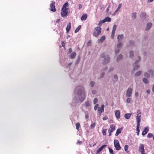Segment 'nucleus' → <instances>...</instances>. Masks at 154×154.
Listing matches in <instances>:
<instances>
[{
    "label": "nucleus",
    "mask_w": 154,
    "mask_h": 154,
    "mask_svg": "<svg viewBox=\"0 0 154 154\" xmlns=\"http://www.w3.org/2000/svg\"><path fill=\"white\" fill-rule=\"evenodd\" d=\"M75 96L72 100L73 106H75V104L78 102V101L81 102L83 101L86 97L85 91V88L82 86L77 87L74 91Z\"/></svg>",
    "instance_id": "f257e3e1"
},
{
    "label": "nucleus",
    "mask_w": 154,
    "mask_h": 154,
    "mask_svg": "<svg viewBox=\"0 0 154 154\" xmlns=\"http://www.w3.org/2000/svg\"><path fill=\"white\" fill-rule=\"evenodd\" d=\"M68 3L66 2L63 5L61 9V16L63 17H66L67 15L68 12V8H66L68 6Z\"/></svg>",
    "instance_id": "f03ea898"
},
{
    "label": "nucleus",
    "mask_w": 154,
    "mask_h": 154,
    "mask_svg": "<svg viewBox=\"0 0 154 154\" xmlns=\"http://www.w3.org/2000/svg\"><path fill=\"white\" fill-rule=\"evenodd\" d=\"M101 28L99 26H97L94 28L93 35L95 37H97L99 35L101 32Z\"/></svg>",
    "instance_id": "7ed1b4c3"
},
{
    "label": "nucleus",
    "mask_w": 154,
    "mask_h": 154,
    "mask_svg": "<svg viewBox=\"0 0 154 154\" xmlns=\"http://www.w3.org/2000/svg\"><path fill=\"white\" fill-rule=\"evenodd\" d=\"M101 56L103 58V64H106L109 62V58L107 55L102 54Z\"/></svg>",
    "instance_id": "20e7f679"
},
{
    "label": "nucleus",
    "mask_w": 154,
    "mask_h": 154,
    "mask_svg": "<svg viewBox=\"0 0 154 154\" xmlns=\"http://www.w3.org/2000/svg\"><path fill=\"white\" fill-rule=\"evenodd\" d=\"M132 89L131 88H128L126 91V96L128 97H130L132 94Z\"/></svg>",
    "instance_id": "39448f33"
},
{
    "label": "nucleus",
    "mask_w": 154,
    "mask_h": 154,
    "mask_svg": "<svg viewBox=\"0 0 154 154\" xmlns=\"http://www.w3.org/2000/svg\"><path fill=\"white\" fill-rule=\"evenodd\" d=\"M114 146L116 149L119 150L120 149L121 147L119 143V141L117 140H114Z\"/></svg>",
    "instance_id": "423d86ee"
},
{
    "label": "nucleus",
    "mask_w": 154,
    "mask_h": 154,
    "mask_svg": "<svg viewBox=\"0 0 154 154\" xmlns=\"http://www.w3.org/2000/svg\"><path fill=\"white\" fill-rule=\"evenodd\" d=\"M50 10L53 12H55L56 9L55 8V2L52 1L50 4Z\"/></svg>",
    "instance_id": "0eeeda50"
},
{
    "label": "nucleus",
    "mask_w": 154,
    "mask_h": 154,
    "mask_svg": "<svg viewBox=\"0 0 154 154\" xmlns=\"http://www.w3.org/2000/svg\"><path fill=\"white\" fill-rule=\"evenodd\" d=\"M137 116H136L137 122H140V118L141 116V114L140 111L139 110H137Z\"/></svg>",
    "instance_id": "6e6552de"
},
{
    "label": "nucleus",
    "mask_w": 154,
    "mask_h": 154,
    "mask_svg": "<svg viewBox=\"0 0 154 154\" xmlns=\"http://www.w3.org/2000/svg\"><path fill=\"white\" fill-rule=\"evenodd\" d=\"M115 115L117 119H119L120 117V112L119 110H116L115 111Z\"/></svg>",
    "instance_id": "1a4fd4ad"
},
{
    "label": "nucleus",
    "mask_w": 154,
    "mask_h": 154,
    "mask_svg": "<svg viewBox=\"0 0 154 154\" xmlns=\"http://www.w3.org/2000/svg\"><path fill=\"white\" fill-rule=\"evenodd\" d=\"M104 105H102L101 107H98V113H101L103 112L104 110Z\"/></svg>",
    "instance_id": "9d476101"
},
{
    "label": "nucleus",
    "mask_w": 154,
    "mask_h": 154,
    "mask_svg": "<svg viewBox=\"0 0 154 154\" xmlns=\"http://www.w3.org/2000/svg\"><path fill=\"white\" fill-rule=\"evenodd\" d=\"M139 151L140 152L145 151L144 145L143 144H140L139 148Z\"/></svg>",
    "instance_id": "9b49d317"
},
{
    "label": "nucleus",
    "mask_w": 154,
    "mask_h": 154,
    "mask_svg": "<svg viewBox=\"0 0 154 154\" xmlns=\"http://www.w3.org/2000/svg\"><path fill=\"white\" fill-rule=\"evenodd\" d=\"M115 129V126L113 125H110V127L108 130L109 132H112L114 131Z\"/></svg>",
    "instance_id": "f8f14e48"
},
{
    "label": "nucleus",
    "mask_w": 154,
    "mask_h": 154,
    "mask_svg": "<svg viewBox=\"0 0 154 154\" xmlns=\"http://www.w3.org/2000/svg\"><path fill=\"white\" fill-rule=\"evenodd\" d=\"M148 72L150 75V76H154V70L152 69H149L148 70Z\"/></svg>",
    "instance_id": "ddd939ff"
},
{
    "label": "nucleus",
    "mask_w": 154,
    "mask_h": 154,
    "mask_svg": "<svg viewBox=\"0 0 154 154\" xmlns=\"http://www.w3.org/2000/svg\"><path fill=\"white\" fill-rule=\"evenodd\" d=\"M152 25V24L151 23H148L147 24L146 27L145 29V30L147 31L149 29Z\"/></svg>",
    "instance_id": "4468645a"
},
{
    "label": "nucleus",
    "mask_w": 154,
    "mask_h": 154,
    "mask_svg": "<svg viewBox=\"0 0 154 154\" xmlns=\"http://www.w3.org/2000/svg\"><path fill=\"white\" fill-rule=\"evenodd\" d=\"M88 17V15L86 14H84L81 17V20H85Z\"/></svg>",
    "instance_id": "2eb2a0df"
},
{
    "label": "nucleus",
    "mask_w": 154,
    "mask_h": 154,
    "mask_svg": "<svg viewBox=\"0 0 154 154\" xmlns=\"http://www.w3.org/2000/svg\"><path fill=\"white\" fill-rule=\"evenodd\" d=\"M107 146L106 145H104L102 146L100 148H99L97 151V153L100 152L105 147Z\"/></svg>",
    "instance_id": "dca6fc26"
},
{
    "label": "nucleus",
    "mask_w": 154,
    "mask_h": 154,
    "mask_svg": "<svg viewBox=\"0 0 154 154\" xmlns=\"http://www.w3.org/2000/svg\"><path fill=\"white\" fill-rule=\"evenodd\" d=\"M149 128L148 127H146L145 128L144 131L142 133V135H144L146 134L148 131Z\"/></svg>",
    "instance_id": "f3484780"
},
{
    "label": "nucleus",
    "mask_w": 154,
    "mask_h": 154,
    "mask_svg": "<svg viewBox=\"0 0 154 154\" xmlns=\"http://www.w3.org/2000/svg\"><path fill=\"white\" fill-rule=\"evenodd\" d=\"M144 76L146 78H149L150 77V75L149 73L148 72V71L147 72H144Z\"/></svg>",
    "instance_id": "a211bd4d"
},
{
    "label": "nucleus",
    "mask_w": 154,
    "mask_h": 154,
    "mask_svg": "<svg viewBox=\"0 0 154 154\" xmlns=\"http://www.w3.org/2000/svg\"><path fill=\"white\" fill-rule=\"evenodd\" d=\"M71 23L69 22L67 25L66 27V30L67 32H69L71 29Z\"/></svg>",
    "instance_id": "6ab92c4d"
},
{
    "label": "nucleus",
    "mask_w": 154,
    "mask_h": 154,
    "mask_svg": "<svg viewBox=\"0 0 154 154\" xmlns=\"http://www.w3.org/2000/svg\"><path fill=\"white\" fill-rule=\"evenodd\" d=\"M76 55V53L75 52H73L69 55V57L72 59H73L75 57Z\"/></svg>",
    "instance_id": "aec40b11"
},
{
    "label": "nucleus",
    "mask_w": 154,
    "mask_h": 154,
    "mask_svg": "<svg viewBox=\"0 0 154 154\" xmlns=\"http://www.w3.org/2000/svg\"><path fill=\"white\" fill-rule=\"evenodd\" d=\"M104 23L106 21L109 22L111 21V18L108 17H106L103 20Z\"/></svg>",
    "instance_id": "412c9836"
},
{
    "label": "nucleus",
    "mask_w": 154,
    "mask_h": 154,
    "mask_svg": "<svg viewBox=\"0 0 154 154\" xmlns=\"http://www.w3.org/2000/svg\"><path fill=\"white\" fill-rule=\"evenodd\" d=\"M142 81L143 82L146 84H148L149 83V81L148 80V79L146 78H144L143 79Z\"/></svg>",
    "instance_id": "4be33fe9"
},
{
    "label": "nucleus",
    "mask_w": 154,
    "mask_h": 154,
    "mask_svg": "<svg viewBox=\"0 0 154 154\" xmlns=\"http://www.w3.org/2000/svg\"><path fill=\"white\" fill-rule=\"evenodd\" d=\"M142 73L141 71H139L137 72L134 75L135 76H138L140 75Z\"/></svg>",
    "instance_id": "5701e85b"
},
{
    "label": "nucleus",
    "mask_w": 154,
    "mask_h": 154,
    "mask_svg": "<svg viewBox=\"0 0 154 154\" xmlns=\"http://www.w3.org/2000/svg\"><path fill=\"white\" fill-rule=\"evenodd\" d=\"M131 114L130 113L126 114L125 115V117L126 119H128L131 116Z\"/></svg>",
    "instance_id": "b1692460"
},
{
    "label": "nucleus",
    "mask_w": 154,
    "mask_h": 154,
    "mask_svg": "<svg viewBox=\"0 0 154 154\" xmlns=\"http://www.w3.org/2000/svg\"><path fill=\"white\" fill-rule=\"evenodd\" d=\"M122 57H123V56H122V55L119 54L117 57V61H119V60H120L122 59Z\"/></svg>",
    "instance_id": "393cba45"
},
{
    "label": "nucleus",
    "mask_w": 154,
    "mask_h": 154,
    "mask_svg": "<svg viewBox=\"0 0 154 154\" xmlns=\"http://www.w3.org/2000/svg\"><path fill=\"white\" fill-rule=\"evenodd\" d=\"M121 130L120 129H117L116 133L115 134L116 136H118L121 132Z\"/></svg>",
    "instance_id": "a878e982"
},
{
    "label": "nucleus",
    "mask_w": 154,
    "mask_h": 154,
    "mask_svg": "<svg viewBox=\"0 0 154 154\" xmlns=\"http://www.w3.org/2000/svg\"><path fill=\"white\" fill-rule=\"evenodd\" d=\"M122 43L119 40V43L117 44V48H120L122 46Z\"/></svg>",
    "instance_id": "bb28decb"
},
{
    "label": "nucleus",
    "mask_w": 154,
    "mask_h": 154,
    "mask_svg": "<svg viewBox=\"0 0 154 154\" xmlns=\"http://www.w3.org/2000/svg\"><path fill=\"white\" fill-rule=\"evenodd\" d=\"M81 28V25H79L78 27L75 30V33L77 32H78L79 30Z\"/></svg>",
    "instance_id": "cd10ccee"
},
{
    "label": "nucleus",
    "mask_w": 154,
    "mask_h": 154,
    "mask_svg": "<svg viewBox=\"0 0 154 154\" xmlns=\"http://www.w3.org/2000/svg\"><path fill=\"white\" fill-rule=\"evenodd\" d=\"M129 56L130 57H132L134 56V53L132 51H131L129 52Z\"/></svg>",
    "instance_id": "c85d7f7f"
},
{
    "label": "nucleus",
    "mask_w": 154,
    "mask_h": 154,
    "mask_svg": "<svg viewBox=\"0 0 154 154\" xmlns=\"http://www.w3.org/2000/svg\"><path fill=\"white\" fill-rule=\"evenodd\" d=\"M136 13L135 12L133 13L132 16V18L133 19H135L136 17Z\"/></svg>",
    "instance_id": "c756f323"
},
{
    "label": "nucleus",
    "mask_w": 154,
    "mask_h": 154,
    "mask_svg": "<svg viewBox=\"0 0 154 154\" xmlns=\"http://www.w3.org/2000/svg\"><path fill=\"white\" fill-rule=\"evenodd\" d=\"M104 21L103 20H100L99 22V23L98 24V26H99V27H100V26H101L102 24L104 23V22H103Z\"/></svg>",
    "instance_id": "7c9ffc66"
},
{
    "label": "nucleus",
    "mask_w": 154,
    "mask_h": 154,
    "mask_svg": "<svg viewBox=\"0 0 154 154\" xmlns=\"http://www.w3.org/2000/svg\"><path fill=\"white\" fill-rule=\"evenodd\" d=\"M85 105L87 107H88L90 106V103L89 101L87 100L85 102Z\"/></svg>",
    "instance_id": "2f4dec72"
},
{
    "label": "nucleus",
    "mask_w": 154,
    "mask_h": 154,
    "mask_svg": "<svg viewBox=\"0 0 154 154\" xmlns=\"http://www.w3.org/2000/svg\"><path fill=\"white\" fill-rule=\"evenodd\" d=\"M140 122H137V126L136 130H140L139 128H140Z\"/></svg>",
    "instance_id": "473e14b6"
},
{
    "label": "nucleus",
    "mask_w": 154,
    "mask_h": 154,
    "mask_svg": "<svg viewBox=\"0 0 154 154\" xmlns=\"http://www.w3.org/2000/svg\"><path fill=\"white\" fill-rule=\"evenodd\" d=\"M105 73L104 72H103L101 73L100 75V78H103L104 75H105Z\"/></svg>",
    "instance_id": "72a5a7b5"
},
{
    "label": "nucleus",
    "mask_w": 154,
    "mask_h": 154,
    "mask_svg": "<svg viewBox=\"0 0 154 154\" xmlns=\"http://www.w3.org/2000/svg\"><path fill=\"white\" fill-rule=\"evenodd\" d=\"M90 84L91 87H93L94 85L95 82L93 81H91L90 82Z\"/></svg>",
    "instance_id": "f704fd0d"
},
{
    "label": "nucleus",
    "mask_w": 154,
    "mask_h": 154,
    "mask_svg": "<svg viewBox=\"0 0 154 154\" xmlns=\"http://www.w3.org/2000/svg\"><path fill=\"white\" fill-rule=\"evenodd\" d=\"M95 125L96 124L95 123H92L90 126L91 128V129H93L94 128Z\"/></svg>",
    "instance_id": "c9c22d12"
},
{
    "label": "nucleus",
    "mask_w": 154,
    "mask_h": 154,
    "mask_svg": "<svg viewBox=\"0 0 154 154\" xmlns=\"http://www.w3.org/2000/svg\"><path fill=\"white\" fill-rule=\"evenodd\" d=\"M80 126V124L79 123H77L76 125V129L78 131L79 128Z\"/></svg>",
    "instance_id": "e433bc0d"
},
{
    "label": "nucleus",
    "mask_w": 154,
    "mask_h": 154,
    "mask_svg": "<svg viewBox=\"0 0 154 154\" xmlns=\"http://www.w3.org/2000/svg\"><path fill=\"white\" fill-rule=\"evenodd\" d=\"M113 78L116 81H117L118 80V76L116 74H115L113 75Z\"/></svg>",
    "instance_id": "4c0bfd02"
},
{
    "label": "nucleus",
    "mask_w": 154,
    "mask_h": 154,
    "mask_svg": "<svg viewBox=\"0 0 154 154\" xmlns=\"http://www.w3.org/2000/svg\"><path fill=\"white\" fill-rule=\"evenodd\" d=\"M128 146L127 145H125V146L124 149H125V151L127 152H128Z\"/></svg>",
    "instance_id": "58836bf2"
},
{
    "label": "nucleus",
    "mask_w": 154,
    "mask_h": 154,
    "mask_svg": "<svg viewBox=\"0 0 154 154\" xmlns=\"http://www.w3.org/2000/svg\"><path fill=\"white\" fill-rule=\"evenodd\" d=\"M154 136L153 134L151 133H149L147 135V137L148 138H151L152 137H153Z\"/></svg>",
    "instance_id": "ea45409f"
},
{
    "label": "nucleus",
    "mask_w": 154,
    "mask_h": 154,
    "mask_svg": "<svg viewBox=\"0 0 154 154\" xmlns=\"http://www.w3.org/2000/svg\"><path fill=\"white\" fill-rule=\"evenodd\" d=\"M139 67V65H136L134 67L133 69L134 70H137Z\"/></svg>",
    "instance_id": "a19ab883"
},
{
    "label": "nucleus",
    "mask_w": 154,
    "mask_h": 154,
    "mask_svg": "<svg viewBox=\"0 0 154 154\" xmlns=\"http://www.w3.org/2000/svg\"><path fill=\"white\" fill-rule=\"evenodd\" d=\"M106 131L107 129H104L102 130V133L104 135H106Z\"/></svg>",
    "instance_id": "79ce46f5"
},
{
    "label": "nucleus",
    "mask_w": 154,
    "mask_h": 154,
    "mask_svg": "<svg viewBox=\"0 0 154 154\" xmlns=\"http://www.w3.org/2000/svg\"><path fill=\"white\" fill-rule=\"evenodd\" d=\"M92 94H95L97 93V91L96 90H93L91 91Z\"/></svg>",
    "instance_id": "37998d69"
},
{
    "label": "nucleus",
    "mask_w": 154,
    "mask_h": 154,
    "mask_svg": "<svg viewBox=\"0 0 154 154\" xmlns=\"http://www.w3.org/2000/svg\"><path fill=\"white\" fill-rule=\"evenodd\" d=\"M131 100V99L130 98H128L126 100V102L128 103H130Z\"/></svg>",
    "instance_id": "c03bdc74"
},
{
    "label": "nucleus",
    "mask_w": 154,
    "mask_h": 154,
    "mask_svg": "<svg viewBox=\"0 0 154 154\" xmlns=\"http://www.w3.org/2000/svg\"><path fill=\"white\" fill-rule=\"evenodd\" d=\"M124 38L123 35L122 34L119 35L118 36L117 38Z\"/></svg>",
    "instance_id": "a18cd8bd"
},
{
    "label": "nucleus",
    "mask_w": 154,
    "mask_h": 154,
    "mask_svg": "<svg viewBox=\"0 0 154 154\" xmlns=\"http://www.w3.org/2000/svg\"><path fill=\"white\" fill-rule=\"evenodd\" d=\"M98 101V100L97 98H95L94 100V104H95Z\"/></svg>",
    "instance_id": "49530a36"
},
{
    "label": "nucleus",
    "mask_w": 154,
    "mask_h": 154,
    "mask_svg": "<svg viewBox=\"0 0 154 154\" xmlns=\"http://www.w3.org/2000/svg\"><path fill=\"white\" fill-rule=\"evenodd\" d=\"M109 152L110 153L112 154H114L113 150L112 149H111L110 148H109Z\"/></svg>",
    "instance_id": "de8ad7c7"
},
{
    "label": "nucleus",
    "mask_w": 154,
    "mask_h": 154,
    "mask_svg": "<svg viewBox=\"0 0 154 154\" xmlns=\"http://www.w3.org/2000/svg\"><path fill=\"white\" fill-rule=\"evenodd\" d=\"M114 68L113 67H110L109 69V72H111V71H113L114 70Z\"/></svg>",
    "instance_id": "09e8293b"
},
{
    "label": "nucleus",
    "mask_w": 154,
    "mask_h": 154,
    "mask_svg": "<svg viewBox=\"0 0 154 154\" xmlns=\"http://www.w3.org/2000/svg\"><path fill=\"white\" fill-rule=\"evenodd\" d=\"M138 59L135 62V63L136 64L137 63H138V62H139V60H140V57H138Z\"/></svg>",
    "instance_id": "8fccbe9b"
},
{
    "label": "nucleus",
    "mask_w": 154,
    "mask_h": 154,
    "mask_svg": "<svg viewBox=\"0 0 154 154\" xmlns=\"http://www.w3.org/2000/svg\"><path fill=\"white\" fill-rule=\"evenodd\" d=\"M119 51V48H117V49H116L115 50V54H118Z\"/></svg>",
    "instance_id": "3c124183"
},
{
    "label": "nucleus",
    "mask_w": 154,
    "mask_h": 154,
    "mask_svg": "<svg viewBox=\"0 0 154 154\" xmlns=\"http://www.w3.org/2000/svg\"><path fill=\"white\" fill-rule=\"evenodd\" d=\"M98 106H99V105L98 104H97L94 107V109L95 110H96L97 109V108H98Z\"/></svg>",
    "instance_id": "603ef678"
},
{
    "label": "nucleus",
    "mask_w": 154,
    "mask_h": 154,
    "mask_svg": "<svg viewBox=\"0 0 154 154\" xmlns=\"http://www.w3.org/2000/svg\"><path fill=\"white\" fill-rule=\"evenodd\" d=\"M146 15L145 13L143 12L140 14V16L142 17H145Z\"/></svg>",
    "instance_id": "864d4df0"
},
{
    "label": "nucleus",
    "mask_w": 154,
    "mask_h": 154,
    "mask_svg": "<svg viewBox=\"0 0 154 154\" xmlns=\"http://www.w3.org/2000/svg\"><path fill=\"white\" fill-rule=\"evenodd\" d=\"M104 39H99L98 40V42L99 43H101L103 42Z\"/></svg>",
    "instance_id": "5fc2aeb1"
},
{
    "label": "nucleus",
    "mask_w": 154,
    "mask_h": 154,
    "mask_svg": "<svg viewBox=\"0 0 154 154\" xmlns=\"http://www.w3.org/2000/svg\"><path fill=\"white\" fill-rule=\"evenodd\" d=\"M114 35H115V33H113V32H112V34H111L112 38H114Z\"/></svg>",
    "instance_id": "6e6d98bb"
},
{
    "label": "nucleus",
    "mask_w": 154,
    "mask_h": 154,
    "mask_svg": "<svg viewBox=\"0 0 154 154\" xmlns=\"http://www.w3.org/2000/svg\"><path fill=\"white\" fill-rule=\"evenodd\" d=\"M103 120H106L108 119V117L107 116H105L103 118Z\"/></svg>",
    "instance_id": "4d7b16f0"
},
{
    "label": "nucleus",
    "mask_w": 154,
    "mask_h": 154,
    "mask_svg": "<svg viewBox=\"0 0 154 154\" xmlns=\"http://www.w3.org/2000/svg\"><path fill=\"white\" fill-rule=\"evenodd\" d=\"M91 41L90 40H89L88 42V43H87V45H88L89 46V45H90L91 44Z\"/></svg>",
    "instance_id": "13d9d810"
},
{
    "label": "nucleus",
    "mask_w": 154,
    "mask_h": 154,
    "mask_svg": "<svg viewBox=\"0 0 154 154\" xmlns=\"http://www.w3.org/2000/svg\"><path fill=\"white\" fill-rule=\"evenodd\" d=\"M122 5V3L118 5V9H120L121 8Z\"/></svg>",
    "instance_id": "bf43d9fd"
},
{
    "label": "nucleus",
    "mask_w": 154,
    "mask_h": 154,
    "mask_svg": "<svg viewBox=\"0 0 154 154\" xmlns=\"http://www.w3.org/2000/svg\"><path fill=\"white\" fill-rule=\"evenodd\" d=\"M137 131L136 133L137 134V135L138 136L139 134L140 130H137Z\"/></svg>",
    "instance_id": "052dcab7"
},
{
    "label": "nucleus",
    "mask_w": 154,
    "mask_h": 154,
    "mask_svg": "<svg viewBox=\"0 0 154 154\" xmlns=\"http://www.w3.org/2000/svg\"><path fill=\"white\" fill-rule=\"evenodd\" d=\"M82 8V5L81 4L79 5V9H80Z\"/></svg>",
    "instance_id": "680f3d73"
},
{
    "label": "nucleus",
    "mask_w": 154,
    "mask_h": 154,
    "mask_svg": "<svg viewBox=\"0 0 154 154\" xmlns=\"http://www.w3.org/2000/svg\"><path fill=\"white\" fill-rule=\"evenodd\" d=\"M116 27H117V26H116V25H114L113 26V28L114 29H116Z\"/></svg>",
    "instance_id": "e2e57ef3"
},
{
    "label": "nucleus",
    "mask_w": 154,
    "mask_h": 154,
    "mask_svg": "<svg viewBox=\"0 0 154 154\" xmlns=\"http://www.w3.org/2000/svg\"><path fill=\"white\" fill-rule=\"evenodd\" d=\"M62 46L64 47L65 45V43L63 42H62Z\"/></svg>",
    "instance_id": "0e129e2a"
},
{
    "label": "nucleus",
    "mask_w": 154,
    "mask_h": 154,
    "mask_svg": "<svg viewBox=\"0 0 154 154\" xmlns=\"http://www.w3.org/2000/svg\"><path fill=\"white\" fill-rule=\"evenodd\" d=\"M139 95V94L137 92L135 93V96L136 97H137Z\"/></svg>",
    "instance_id": "69168bd1"
},
{
    "label": "nucleus",
    "mask_w": 154,
    "mask_h": 154,
    "mask_svg": "<svg viewBox=\"0 0 154 154\" xmlns=\"http://www.w3.org/2000/svg\"><path fill=\"white\" fill-rule=\"evenodd\" d=\"M150 90H146V92L148 94H149L150 93Z\"/></svg>",
    "instance_id": "338daca9"
},
{
    "label": "nucleus",
    "mask_w": 154,
    "mask_h": 154,
    "mask_svg": "<svg viewBox=\"0 0 154 154\" xmlns=\"http://www.w3.org/2000/svg\"><path fill=\"white\" fill-rule=\"evenodd\" d=\"M152 92H154V85L152 86Z\"/></svg>",
    "instance_id": "774afa93"
}]
</instances>
